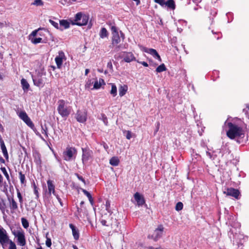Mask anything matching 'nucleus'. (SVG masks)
<instances>
[{
  "instance_id": "obj_7",
  "label": "nucleus",
  "mask_w": 249,
  "mask_h": 249,
  "mask_svg": "<svg viewBox=\"0 0 249 249\" xmlns=\"http://www.w3.org/2000/svg\"><path fill=\"white\" fill-rule=\"evenodd\" d=\"M9 240L6 231L3 228L0 227V244L3 248Z\"/></svg>"
},
{
  "instance_id": "obj_28",
  "label": "nucleus",
  "mask_w": 249,
  "mask_h": 249,
  "mask_svg": "<svg viewBox=\"0 0 249 249\" xmlns=\"http://www.w3.org/2000/svg\"><path fill=\"white\" fill-rule=\"evenodd\" d=\"M110 84L111 85V89L110 93L113 97H115L117 95V87L114 84L111 83Z\"/></svg>"
},
{
  "instance_id": "obj_10",
  "label": "nucleus",
  "mask_w": 249,
  "mask_h": 249,
  "mask_svg": "<svg viewBox=\"0 0 249 249\" xmlns=\"http://www.w3.org/2000/svg\"><path fill=\"white\" fill-rule=\"evenodd\" d=\"M7 200L8 201V206L10 209V212L12 213H13L18 209V203L13 197H8Z\"/></svg>"
},
{
  "instance_id": "obj_62",
  "label": "nucleus",
  "mask_w": 249,
  "mask_h": 249,
  "mask_svg": "<svg viewBox=\"0 0 249 249\" xmlns=\"http://www.w3.org/2000/svg\"><path fill=\"white\" fill-rule=\"evenodd\" d=\"M120 34H121V37H122L123 39H124V34L121 31H120Z\"/></svg>"
},
{
  "instance_id": "obj_43",
  "label": "nucleus",
  "mask_w": 249,
  "mask_h": 249,
  "mask_svg": "<svg viewBox=\"0 0 249 249\" xmlns=\"http://www.w3.org/2000/svg\"><path fill=\"white\" fill-rule=\"evenodd\" d=\"M42 133L44 134L46 137H48L47 128L46 125H41Z\"/></svg>"
},
{
  "instance_id": "obj_61",
  "label": "nucleus",
  "mask_w": 249,
  "mask_h": 249,
  "mask_svg": "<svg viewBox=\"0 0 249 249\" xmlns=\"http://www.w3.org/2000/svg\"><path fill=\"white\" fill-rule=\"evenodd\" d=\"M159 126H160V123L158 122L157 123V128H156V130L155 132V133H156L158 130H159Z\"/></svg>"
},
{
  "instance_id": "obj_35",
  "label": "nucleus",
  "mask_w": 249,
  "mask_h": 249,
  "mask_svg": "<svg viewBox=\"0 0 249 249\" xmlns=\"http://www.w3.org/2000/svg\"><path fill=\"white\" fill-rule=\"evenodd\" d=\"M0 170L6 177L7 180L10 182V177L5 167H1Z\"/></svg>"
},
{
  "instance_id": "obj_12",
  "label": "nucleus",
  "mask_w": 249,
  "mask_h": 249,
  "mask_svg": "<svg viewBox=\"0 0 249 249\" xmlns=\"http://www.w3.org/2000/svg\"><path fill=\"white\" fill-rule=\"evenodd\" d=\"M42 73H38L37 76L33 78L34 84L38 87H42L44 85V81L42 78Z\"/></svg>"
},
{
  "instance_id": "obj_21",
  "label": "nucleus",
  "mask_w": 249,
  "mask_h": 249,
  "mask_svg": "<svg viewBox=\"0 0 249 249\" xmlns=\"http://www.w3.org/2000/svg\"><path fill=\"white\" fill-rule=\"evenodd\" d=\"M70 228L72 230V235L75 240H78L79 238V231L72 224H70L69 225Z\"/></svg>"
},
{
  "instance_id": "obj_24",
  "label": "nucleus",
  "mask_w": 249,
  "mask_h": 249,
  "mask_svg": "<svg viewBox=\"0 0 249 249\" xmlns=\"http://www.w3.org/2000/svg\"><path fill=\"white\" fill-rule=\"evenodd\" d=\"M127 90V86L126 85L121 86L119 88V95L120 96H124Z\"/></svg>"
},
{
  "instance_id": "obj_53",
  "label": "nucleus",
  "mask_w": 249,
  "mask_h": 249,
  "mask_svg": "<svg viewBox=\"0 0 249 249\" xmlns=\"http://www.w3.org/2000/svg\"><path fill=\"white\" fill-rule=\"evenodd\" d=\"M206 154L207 156L210 158V159H213L212 155L210 152H209L208 151H206Z\"/></svg>"
},
{
  "instance_id": "obj_63",
  "label": "nucleus",
  "mask_w": 249,
  "mask_h": 249,
  "mask_svg": "<svg viewBox=\"0 0 249 249\" xmlns=\"http://www.w3.org/2000/svg\"><path fill=\"white\" fill-rule=\"evenodd\" d=\"M89 199V201L90 203L92 205L93 204V200L92 197H91V199Z\"/></svg>"
},
{
  "instance_id": "obj_13",
  "label": "nucleus",
  "mask_w": 249,
  "mask_h": 249,
  "mask_svg": "<svg viewBox=\"0 0 249 249\" xmlns=\"http://www.w3.org/2000/svg\"><path fill=\"white\" fill-rule=\"evenodd\" d=\"M134 198L136 202V205L139 207L142 206L145 203L144 198L143 195L138 192H136L134 195Z\"/></svg>"
},
{
  "instance_id": "obj_52",
  "label": "nucleus",
  "mask_w": 249,
  "mask_h": 249,
  "mask_svg": "<svg viewBox=\"0 0 249 249\" xmlns=\"http://www.w3.org/2000/svg\"><path fill=\"white\" fill-rule=\"evenodd\" d=\"M137 62L142 64L144 67H148V64L146 62H144V61L140 62L139 61H137Z\"/></svg>"
},
{
  "instance_id": "obj_26",
  "label": "nucleus",
  "mask_w": 249,
  "mask_h": 249,
  "mask_svg": "<svg viewBox=\"0 0 249 249\" xmlns=\"http://www.w3.org/2000/svg\"><path fill=\"white\" fill-rule=\"evenodd\" d=\"M109 163L111 165L117 166L119 163V160L117 157H113L110 160Z\"/></svg>"
},
{
  "instance_id": "obj_51",
  "label": "nucleus",
  "mask_w": 249,
  "mask_h": 249,
  "mask_svg": "<svg viewBox=\"0 0 249 249\" xmlns=\"http://www.w3.org/2000/svg\"><path fill=\"white\" fill-rule=\"evenodd\" d=\"M76 176L78 178L82 181L83 182H84L85 184V179L83 178L82 176H79L78 174H76Z\"/></svg>"
},
{
  "instance_id": "obj_11",
  "label": "nucleus",
  "mask_w": 249,
  "mask_h": 249,
  "mask_svg": "<svg viewBox=\"0 0 249 249\" xmlns=\"http://www.w3.org/2000/svg\"><path fill=\"white\" fill-rule=\"evenodd\" d=\"M82 162L83 164L87 162L92 157V151L87 148H82Z\"/></svg>"
},
{
  "instance_id": "obj_59",
  "label": "nucleus",
  "mask_w": 249,
  "mask_h": 249,
  "mask_svg": "<svg viewBox=\"0 0 249 249\" xmlns=\"http://www.w3.org/2000/svg\"><path fill=\"white\" fill-rule=\"evenodd\" d=\"M5 25H6L5 23H4L0 22V29L3 27Z\"/></svg>"
},
{
  "instance_id": "obj_29",
  "label": "nucleus",
  "mask_w": 249,
  "mask_h": 249,
  "mask_svg": "<svg viewBox=\"0 0 249 249\" xmlns=\"http://www.w3.org/2000/svg\"><path fill=\"white\" fill-rule=\"evenodd\" d=\"M108 36V32L105 28H102L100 33V36L101 38H103L107 37Z\"/></svg>"
},
{
  "instance_id": "obj_48",
  "label": "nucleus",
  "mask_w": 249,
  "mask_h": 249,
  "mask_svg": "<svg viewBox=\"0 0 249 249\" xmlns=\"http://www.w3.org/2000/svg\"><path fill=\"white\" fill-rule=\"evenodd\" d=\"M37 33V30H34L33 31L32 33L29 35V39L31 40V38H32V37H35Z\"/></svg>"
},
{
  "instance_id": "obj_18",
  "label": "nucleus",
  "mask_w": 249,
  "mask_h": 249,
  "mask_svg": "<svg viewBox=\"0 0 249 249\" xmlns=\"http://www.w3.org/2000/svg\"><path fill=\"white\" fill-rule=\"evenodd\" d=\"M0 210L3 215H5V213H9V211L7 209L5 200L1 197H0Z\"/></svg>"
},
{
  "instance_id": "obj_9",
  "label": "nucleus",
  "mask_w": 249,
  "mask_h": 249,
  "mask_svg": "<svg viewBox=\"0 0 249 249\" xmlns=\"http://www.w3.org/2000/svg\"><path fill=\"white\" fill-rule=\"evenodd\" d=\"M87 113L86 110H78L76 113V120L81 123H84L87 121Z\"/></svg>"
},
{
  "instance_id": "obj_32",
  "label": "nucleus",
  "mask_w": 249,
  "mask_h": 249,
  "mask_svg": "<svg viewBox=\"0 0 249 249\" xmlns=\"http://www.w3.org/2000/svg\"><path fill=\"white\" fill-rule=\"evenodd\" d=\"M42 40V39L41 37H32V38H31V41L35 44L41 42Z\"/></svg>"
},
{
  "instance_id": "obj_64",
  "label": "nucleus",
  "mask_w": 249,
  "mask_h": 249,
  "mask_svg": "<svg viewBox=\"0 0 249 249\" xmlns=\"http://www.w3.org/2000/svg\"><path fill=\"white\" fill-rule=\"evenodd\" d=\"M89 72V70L88 69H86L85 70V75H87Z\"/></svg>"
},
{
  "instance_id": "obj_14",
  "label": "nucleus",
  "mask_w": 249,
  "mask_h": 249,
  "mask_svg": "<svg viewBox=\"0 0 249 249\" xmlns=\"http://www.w3.org/2000/svg\"><path fill=\"white\" fill-rule=\"evenodd\" d=\"M224 194L227 196H232L237 199L240 193L238 190L231 188L227 189L226 191H224Z\"/></svg>"
},
{
  "instance_id": "obj_41",
  "label": "nucleus",
  "mask_w": 249,
  "mask_h": 249,
  "mask_svg": "<svg viewBox=\"0 0 249 249\" xmlns=\"http://www.w3.org/2000/svg\"><path fill=\"white\" fill-rule=\"evenodd\" d=\"M183 208V204L181 202H178L177 203L176 206V210L177 211H180L182 210Z\"/></svg>"
},
{
  "instance_id": "obj_30",
  "label": "nucleus",
  "mask_w": 249,
  "mask_h": 249,
  "mask_svg": "<svg viewBox=\"0 0 249 249\" xmlns=\"http://www.w3.org/2000/svg\"><path fill=\"white\" fill-rule=\"evenodd\" d=\"M166 70V68L165 67V65L164 64H162L157 68L156 71L157 72H161L163 71H165Z\"/></svg>"
},
{
  "instance_id": "obj_17",
  "label": "nucleus",
  "mask_w": 249,
  "mask_h": 249,
  "mask_svg": "<svg viewBox=\"0 0 249 249\" xmlns=\"http://www.w3.org/2000/svg\"><path fill=\"white\" fill-rule=\"evenodd\" d=\"M142 50L144 52L151 54L152 55L157 58L160 61H161L160 56L159 55V54H158V52L156 50L153 49H148L145 47H143Z\"/></svg>"
},
{
  "instance_id": "obj_34",
  "label": "nucleus",
  "mask_w": 249,
  "mask_h": 249,
  "mask_svg": "<svg viewBox=\"0 0 249 249\" xmlns=\"http://www.w3.org/2000/svg\"><path fill=\"white\" fill-rule=\"evenodd\" d=\"M33 186L34 187V194L36 195V198L37 199L39 197V193H38V188L36 186L35 182H33Z\"/></svg>"
},
{
  "instance_id": "obj_20",
  "label": "nucleus",
  "mask_w": 249,
  "mask_h": 249,
  "mask_svg": "<svg viewBox=\"0 0 249 249\" xmlns=\"http://www.w3.org/2000/svg\"><path fill=\"white\" fill-rule=\"evenodd\" d=\"M0 147L2 152V153L3 154L4 157L6 160L8 159V152L6 149V147L5 145L4 141L2 139L1 136L0 135Z\"/></svg>"
},
{
  "instance_id": "obj_33",
  "label": "nucleus",
  "mask_w": 249,
  "mask_h": 249,
  "mask_svg": "<svg viewBox=\"0 0 249 249\" xmlns=\"http://www.w3.org/2000/svg\"><path fill=\"white\" fill-rule=\"evenodd\" d=\"M24 122L26 124L30 127L31 128H33L34 127V124L31 120L30 118L28 117L27 119L25 120Z\"/></svg>"
},
{
  "instance_id": "obj_40",
  "label": "nucleus",
  "mask_w": 249,
  "mask_h": 249,
  "mask_svg": "<svg viewBox=\"0 0 249 249\" xmlns=\"http://www.w3.org/2000/svg\"><path fill=\"white\" fill-rule=\"evenodd\" d=\"M19 179H20L21 183L22 184L24 183L25 181V175L24 174H23L21 172H20L19 173Z\"/></svg>"
},
{
  "instance_id": "obj_16",
  "label": "nucleus",
  "mask_w": 249,
  "mask_h": 249,
  "mask_svg": "<svg viewBox=\"0 0 249 249\" xmlns=\"http://www.w3.org/2000/svg\"><path fill=\"white\" fill-rule=\"evenodd\" d=\"M163 231V226L162 225L159 226L154 231L153 234L154 240H156L161 236Z\"/></svg>"
},
{
  "instance_id": "obj_44",
  "label": "nucleus",
  "mask_w": 249,
  "mask_h": 249,
  "mask_svg": "<svg viewBox=\"0 0 249 249\" xmlns=\"http://www.w3.org/2000/svg\"><path fill=\"white\" fill-rule=\"evenodd\" d=\"M49 22L53 26H54L56 29L59 28V25H58V23L54 21L52 19H49Z\"/></svg>"
},
{
  "instance_id": "obj_50",
  "label": "nucleus",
  "mask_w": 249,
  "mask_h": 249,
  "mask_svg": "<svg viewBox=\"0 0 249 249\" xmlns=\"http://www.w3.org/2000/svg\"><path fill=\"white\" fill-rule=\"evenodd\" d=\"M46 245L48 247H50L52 245L51 239L49 238H47L46 241Z\"/></svg>"
},
{
  "instance_id": "obj_19",
  "label": "nucleus",
  "mask_w": 249,
  "mask_h": 249,
  "mask_svg": "<svg viewBox=\"0 0 249 249\" xmlns=\"http://www.w3.org/2000/svg\"><path fill=\"white\" fill-rule=\"evenodd\" d=\"M124 60L127 63L130 62L132 61H135V57L134 56V54L131 53H124Z\"/></svg>"
},
{
  "instance_id": "obj_55",
  "label": "nucleus",
  "mask_w": 249,
  "mask_h": 249,
  "mask_svg": "<svg viewBox=\"0 0 249 249\" xmlns=\"http://www.w3.org/2000/svg\"><path fill=\"white\" fill-rule=\"evenodd\" d=\"M3 181V177L0 174V187L2 186V183Z\"/></svg>"
},
{
  "instance_id": "obj_6",
  "label": "nucleus",
  "mask_w": 249,
  "mask_h": 249,
  "mask_svg": "<svg viewBox=\"0 0 249 249\" xmlns=\"http://www.w3.org/2000/svg\"><path fill=\"white\" fill-rule=\"evenodd\" d=\"M111 30L112 35V44L113 45H117L121 41L117 28L115 26H112L111 28Z\"/></svg>"
},
{
  "instance_id": "obj_37",
  "label": "nucleus",
  "mask_w": 249,
  "mask_h": 249,
  "mask_svg": "<svg viewBox=\"0 0 249 249\" xmlns=\"http://www.w3.org/2000/svg\"><path fill=\"white\" fill-rule=\"evenodd\" d=\"M99 119H101L103 121V123L106 125H107V119L106 115H105L104 114H101V117L99 118Z\"/></svg>"
},
{
  "instance_id": "obj_2",
  "label": "nucleus",
  "mask_w": 249,
  "mask_h": 249,
  "mask_svg": "<svg viewBox=\"0 0 249 249\" xmlns=\"http://www.w3.org/2000/svg\"><path fill=\"white\" fill-rule=\"evenodd\" d=\"M68 102L64 100H59L57 102V110L62 117H67L71 113V107L68 105Z\"/></svg>"
},
{
  "instance_id": "obj_60",
  "label": "nucleus",
  "mask_w": 249,
  "mask_h": 249,
  "mask_svg": "<svg viewBox=\"0 0 249 249\" xmlns=\"http://www.w3.org/2000/svg\"><path fill=\"white\" fill-rule=\"evenodd\" d=\"M0 163H4L5 160L1 157H0Z\"/></svg>"
},
{
  "instance_id": "obj_25",
  "label": "nucleus",
  "mask_w": 249,
  "mask_h": 249,
  "mask_svg": "<svg viewBox=\"0 0 249 249\" xmlns=\"http://www.w3.org/2000/svg\"><path fill=\"white\" fill-rule=\"evenodd\" d=\"M165 6L172 10L175 9L176 7L174 0H168L167 1H165Z\"/></svg>"
},
{
  "instance_id": "obj_8",
  "label": "nucleus",
  "mask_w": 249,
  "mask_h": 249,
  "mask_svg": "<svg viewBox=\"0 0 249 249\" xmlns=\"http://www.w3.org/2000/svg\"><path fill=\"white\" fill-rule=\"evenodd\" d=\"M47 185L48 188V194L49 195H51L52 193L54 196H55L57 199L58 201L60 202V204L62 205L61 199L56 194L55 191V187L53 183V181L51 180H48L47 181Z\"/></svg>"
},
{
  "instance_id": "obj_38",
  "label": "nucleus",
  "mask_w": 249,
  "mask_h": 249,
  "mask_svg": "<svg viewBox=\"0 0 249 249\" xmlns=\"http://www.w3.org/2000/svg\"><path fill=\"white\" fill-rule=\"evenodd\" d=\"M7 243L9 244V249H17L15 243L11 240L10 239L8 242H7Z\"/></svg>"
},
{
  "instance_id": "obj_27",
  "label": "nucleus",
  "mask_w": 249,
  "mask_h": 249,
  "mask_svg": "<svg viewBox=\"0 0 249 249\" xmlns=\"http://www.w3.org/2000/svg\"><path fill=\"white\" fill-rule=\"evenodd\" d=\"M60 25L63 26L65 29H68L70 27V23L66 20L62 19L60 20Z\"/></svg>"
},
{
  "instance_id": "obj_23",
  "label": "nucleus",
  "mask_w": 249,
  "mask_h": 249,
  "mask_svg": "<svg viewBox=\"0 0 249 249\" xmlns=\"http://www.w3.org/2000/svg\"><path fill=\"white\" fill-rule=\"evenodd\" d=\"M21 84L23 90L24 91H27L28 90L30 87L29 84L27 81V80L24 78H22L21 80Z\"/></svg>"
},
{
  "instance_id": "obj_3",
  "label": "nucleus",
  "mask_w": 249,
  "mask_h": 249,
  "mask_svg": "<svg viewBox=\"0 0 249 249\" xmlns=\"http://www.w3.org/2000/svg\"><path fill=\"white\" fill-rule=\"evenodd\" d=\"M12 233L17 238L18 244L20 246H24L26 242L25 236V233L21 228L12 231Z\"/></svg>"
},
{
  "instance_id": "obj_47",
  "label": "nucleus",
  "mask_w": 249,
  "mask_h": 249,
  "mask_svg": "<svg viewBox=\"0 0 249 249\" xmlns=\"http://www.w3.org/2000/svg\"><path fill=\"white\" fill-rule=\"evenodd\" d=\"M110 201L109 200H107L106 202V210L108 212V213H110V210H109V208H110Z\"/></svg>"
},
{
  "instance_id": "obj_57",
  "label": "nucleus",
  "mask_w": 249,
  "mask_h": 249,
  "mask_svg": "<svg viewBox=\"0 0 249 249\" xmlns=\"http://www.w3.org/2000/svg\"><path fill=\"white\" fill-rule=\"evenodd\" d=\"M107 67L110 69L112 68V65L111 62H109L107 63Z\"/></svg>"
},
{
  "instance_id": "obj_15",
  "label": "nucleus",
  "mask_w": 249,
  "mask_h": 249,
  "mask_svg": "<svg viewBox=\"0 0 249 249\" xmlns=\"http://www.w3.org/2000/svg\"><path fill=\"white\" fill-rule=\"evenodd\" d=\"M65 57V55L62 51H60L58 53V55L56 56L55 58V61L58 68H60L63 63V59Z\"/></svg>"
},
{
  "instance_id": "obj_31",
  "label": "nucleus",
  "mask_w": 249,
  "mask_h": 249,
  "mask_svg": "<svg viewBox=\"0 0 249 249\" xmlns=\"http://www.w3.org/2000/svg\"><path fill=\"white\" fill-rule=\"evenodd\" d=\"M18 116L23 121L29 117L25 111H21Z\"/></svg>"
},
{
  "instance_id": "obj_54",
  "label": "nucleus",
  "mask_w": 249,
  "mask_h": 249,
  "mask_svg": "<svg viewBox=\"0 0 249 249\" xmlns=\"http://www.w3.org/2000/svg\"><path fill=\"white\" fill-rule=\"evenodd\" d=\"M91 84V81L89 80L87 82V84H86V87L87 88H89Z\"/></svg>"
},
{
  "instance_id": "obj_39",
  "label": "nucleus",
  "mask_w": 249,
  "mask_h": 249,
  "mask_svg": "<svg viewBox=\"0 0 249 249\" xmlns=\"http://www.w3.org/2000/svg\"><path fill=\"white\" fill-rule=\"evenodd\" d=\"M17 196L19 200L20 207H22L23 203V198L21 194L19 191H18L17 192Z\"/></svg>"
},
{
  "instance_id": "obj_45",
  "label": "nucleus",
  "mask_w": 249,
  "mask_h": 249,
  "mask_svg": "<svg viewBox=\"0 0 249 249\" xmlns=\"http://www.w3.org/2000/svg\"><path fill=\"white\" fill-rule=\"evenodd\" d=\"M154 1L156 3L159 4L162 7L165 6V1L164 0H154Z\"/></svg>"
},
{
  "instance_id": "obj_46",
  "label": "nucleus",
  "mask_w": 249,
  "mask_h": 249,
  "mask_svg": "<svg viewBox=\"0 0 249 249\" xmlns=\"http://www.w3.org/2000/svg\"><path fill=\"white\" fill-rule=\"evenodd\" d=\"M82 192L83 193L88 197L89 199H91V195L88 192L87 190L85 189H82Z\"/></svg>"
},
{
  "instance_id": "obj_36",
  "label": "nucleus",
  "mask_w": 249,
  "mask_h": 249,
  "mask_svg": "<svg viewBox=\"0 0 249 249\" xmlns=\"http://www.w3.org/2000/svg\"><path fill=\"white\" fill-rule=\"evenodd\" d=\"M21 223L23 227L25 229H27L29 227V223L28 221L24 218H21Z\"/></svg>"
},
{
  "instance_id": "obj_4",
  "label": "nucleus",
  "mask_w": 249,
  "mask_h": 249,
  "mask_svg": "<svg viewBox=\"0 0 249 249\" xmlns=\"http://www.w3.org/2000/svg\"><path fill=\"white\" fill-rule=\"evenodd\" d=\"M89 18L88 15L82 14L81 13H78L75 17L74 21L75 22H72V24L78 26L85 25L87 24Z\"/></svg>"
},
{
  "instance_id": "obj_22",
  "label": "nucleus",
  "mask_w": 249,
  "mask_h": 249,
  "mask_svg": "<svg viewBox=\"0 0 249 249\" xmlns=\"http://www.w3.org/2000/svg\"><path fill=\"white\" fill-rule=\"evenodd\" d=\"M102 85H105V81L103 79L100 78L99 81L96 80L94 84L93 89H99Z\"/></svg>"
},
{
  "instance_id": "obj_42",
  "label": "nucleus",
  "mask_w": 249,
  "mask_h": 249,
  "mask_svg": "<svg viewBox=\"0 0 249 249\" xmlns=\"http://www.w3.org/2000/svg\"><path fill=\"white\" fill-rule=\"evenodd\" d=\"M43 4V2L42 1V0H36L33 3V5H35L36 6H41V5H42Z\"/></svg>"
},
{
  "instance_id": "obj_5",
  "label": "nucleus",
  "mask_w": 249,
  "mask_h": 249,
  "mask_svg": "<svg viewBox=\"0 0 249 249\" xmlns=\"http://www.w3.org/2000/svg\"><path fill=\"white\" fill-rule=\"evenodd\" d=\"M77 150L74 147H68L65 151L63 152L64 160L66 161H70L76 156Z\"/></svg>"
},
{
  "instance_id": "obj_56",
  "label": "nucleus",
  "mask_w": 249,
  "mask_h": 249,
  "mask_svg": "<svg viewBox=\"0 0 249 249\" xmlns=\"http://www.w3.org/2000/svg\"><path fill=\"white\" fill-rule=\"evenodd\" d=\"M102 224L104 226H108L106 224L107 221L105 220H102L101 221Z\"/></svg>"
},
{
  "instance_id": "obj_58",
  "label": "nucleus",
  "mask_w": 249,
  "mask_h": 249,
  "mask_svg": "<svg viewBox=\"0 0 249 249\" xmlns=\"http://www.w3.org/2000/svg\"><path fill=\"white\" fill-rule=\"evenodd\" d=\"M120 47H121V45H118V46H117L116 47L115 49V51H116V52L119 51V50H120Z\"/></svg>"
},
{
  "instance_id": "obj_49",
  "label": "nucleus",
  "mask_w": 249,
  "mask_h": 249,
  "mask_svg": "<svg viewBox=\"0 0 249 249\" xmlns=\"http://www.w3.org/2000/svg\"><path fill=\"white\" fill-rule=\"evenodd\" d=\"M126 133V138L128 140H130L132 137L131 132L129 131H126L125 132Z\"/></svg>"
},
{
  "instance_id": "obj_1",
  "label": "nucleus",
  "mask_w": 249,
  "mask_h": 249,
  "mask_svg": "<svg viewBox=\"0 0 249 249\" xmlns=\"http://www.w3.org/2000/svg\"><path fill=\"white\" fill-rule=\"evenodd\" d=\"M228 125L229 129L227 132V135L229 138L234 139L236 138H243L244 137V131L241 127L231 123H228Z\"/></svg>"
}]
</instances>
